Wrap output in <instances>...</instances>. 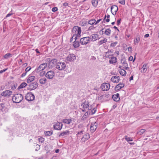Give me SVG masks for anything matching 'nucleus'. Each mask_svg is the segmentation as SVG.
<instances>
[{
  "label": "nucleus",
  "mask_w": 159,
  "mask_h": 159,
  "mask_svg": "<svg viewBox=\"0 0 159 159\" xmlns=\"http://www.w3.org/2000/svg\"><path fill=\"white\" fill-rule=\"evenodd\" d=\"M23 98V97L22 94L17 93L13 96L12 100L14 102L19 103L21 101Z\"/></svg>",
  "instance_id": "1"
},
{
  "label": "nucleus",
  "mask_w": 159,
  "mask_h": 159,
  "mask_svg": "<svg viewBox=\"0 0 159 159\" xmlns=\"http://www.w3.org/2000/svg\"><path fill=\"white\" fill-rule=\"evenodd\" d=\"M72 34L73 35H77L78 37H80L81 36L80 34L81 32V28L78 26H75L72 29Z\"/></svg>",
  "instance_id": "2"
},
{
  "label": "nucleus",
  "mask_w": 159,
  "mask_h": 159,
  "mask_svg": "<svg viewBox=\"0 0 159 159\" xmlns=\"http://www.w3.org/2000/svg\"><path fill=\"white\" fill-rule=\"evenodd\" d=\"M66 67V64L63 62L59 61L56 64V68L60 70H64Z\"/></svg>",
  "instance_id": "3"
},
{
  "label": "nucleus",
  "mask_w": 159,
  "mask_h": 159,
  "mask_svg": "<svg viewBox=\"0 0 159 159\" xmlns=\"http://www.w3.org/2000/svg\"><path fill=\"white\" fill-rule=\"evenodd\" d=\"M46 61L48 62V67H52L55 64H56L57 61V60L56 59H51L50 58H47Z\"/></svg>",
  "instance_id": "4"
},
{
  "label": "nucleus",
  "mask_w": 159,
  "mask_h": 159,
  "mask_svg": "<svg viewBox=\"0 0 159 159\" xmlns=\"http://www.w3.org/2000/svg\"><path fill=\"white\" fill-rule=\"evenodd\" d=\"M34 98L35 96L30 92L27 93L25 96V99L28 101H33Z\"/></svg>",
  "instance_id": "5"
},
{
  "label": "nucleus",
  "mask_w": 159,
  "mask_h": 159,
  "mask_svg": "<svg viewBox=\"0 0 159 159\" xmlns=\"http://www.w3.org/2000/svg\"><path fill=\"white\" fill-rule=\"evenodd\" d=\"M38 86V83L36 82L31 83L29 84L27 89L30 91L36 89Z\"/></svg>",
  "instance_id": "6"
},
{
  "label": "nucleus",
  "mask_w": 159,
  "mask_h": 159,
  "mask_svg": "<svg viewBox=\"0 0 159 159\" xmlns=\"http://www.w3.org/2000/svg\"><path fill=\"white\" fill-rule=\"evenodd\" d=\"M89 39V36L82 38L80 39V43L82 45H86L90 41Z\"/></svg>",
  "instance_id": "7"
},
{
  "label": "nucleus",
  "mask_w": 159,
  "mask_h": 159,
  "mask_svg": "<svg viewBox=\"0 0 159 159\" xmlns=\"http://www.w3.org/2000/svg\"><path fill=\"white\" fill-rule=\"evenodd\" d=\"M110 87V84L108 83H104L102 84L101 89L103 91L108 90Z\"/></svg>",
  "instance_id": "8"
},
{
  "label": "nucleus",
  "mask_w": 159,
  "mask_h": 159,
  "mask_svg": "<svg viewBox=\"0 0 159 159\" xmlns=\"http://www.w3.org/2000/svg\"><path fill=\"white\" fill-rule=\"evenodd\" d=\"M48 66L47 63H44L40 64L39 66L36 69L37 71H41V70H43L45 69Z\"/></svg>",
  "instance_id": "9"
},
{
  "label": "nucleus",
  "mask_w": 159,
  "mask_h": 159,
  "mask_svg": "<svg viewBox=\"0 0 159 159\" xmlns=\"http://www.w3.org/2000/svg\"><path fill=\"white\" fill-rule=\"evenodd\" d=\"M121 62L122 64L123 68H124L125 70H129V67H128V64L126 62L125 58L122 59L121 60Z\"/></svg>",
  "instance_id": "10"
},
{
  "label": "nucleus",
  "mask_w": 159,
  "mask_h": 159,
  "mask_svg": "<svg viewBox=\"0 0 159 159\" xmlns=\"http://www.w3.org/2000/svg\"><path fill=\"white\" fill-rule=\"evenodd\" d=\"M63 126L62 124L59 122H57L53 125V128L55 130H60L61 129Z\"/></svg>",
  "instance_id": "11"
},
{
  "label": "nucleus",
  "mask_w": 159,
  "mask_h": 159,
  "mask_svg": "<svg viewBox=\"0 0 159 159\" xmlns=\"http://www.w3.org/2000/svg\"><path fill=\"white\" fill-rule=\"evenodd\" d=\"M98 127V123L95 122L93 123H91L90 127V131L91 132L93 133L96 130Z\"/></svg>",
  "instance_id": "12"
},
{
  "label": "nucleus",
  "mask_w": 159,
  "mask_h": 159,
  "mask_svg": "<svg viewBox=\"0 0 159 159\" xmlns=\"http://www.w3.org/2000/svg\"><path fill=\"white\" fill-rule=\"evenodd\" d=\"M54 73L53 71L50 70L45 75L46 77L48 79H52L54 76Z\"/></svg>",
  "instance_id": "13"
},
{
  "label": "nucleus",
  "mask_w": 159,
  "mask_h": 159,
  "mask_svg": "<svg viewBox=\"0 0 159 159\" xmlns=\"http://www.w3.org/2000/svg\"><path fill=\"white\" fill-rule=\"evenodd\" d=\"M111 11L112 14L113 15H115L116 14V12L118 10L117 6L116 5L112 6L111 8Z\"/></svg>",
  "instance_id": "14"
},
{
  "label": "nucleus",
  "mask_w": 159,
  "mask_h": 159,
  "mask_svg": "<svg viewBox=\"0 0 159 159\" xmlns=\"http://www.w3.org/2000/svg\"><path fill=\"white\" fill-rule=\"evenodd\" d=\"M98 35L97 34H92L90 37H89L90 41L94 42L97 40L98 38Z\"/></svg>",
  "instance_id": "15"
},
{
  "label": "nucleus",
  "mask_w": 159,
  "mask_h": 159,
  "mask_svg": "<svg viewBox=\"0 0 159 159\" xmlns=\"http://www.w3.org/2000/svg\"><path fill=\"white\" fill-rule=\"evenodd\" d=\"M12 92L9 90H6L1 93L2 96L4 97H9L12 94Z\"/></svg>",
  "instance_id": "16"
},
{
  "label": "nucleus",
  "mask_w": 159,
  "mask_h": 159,
  "mask_svg": "<svg viewBox=\"0 0 159 159\" xmlns=\"http://www.w3.org/2000/svg\"><path fill=\"white\" fill-rule=\"evenodd\" d=\"M70 132L69 131L66 130L64 131L61 132L58 135L59 137H65L67 135H69L70 134Z\"/></svg>",
  "instance_id": "17"
},
{
  "label": "nucleus",
  "mask_w": 159,
  "mask_h": 159,
  "mask_svg": "<svg viewBox=\"0 0 159 159\" xmlns=\"http://www.w3.org/2000/svg\"><path fill=\"white\" fill-rule=\"evenodd\" d=\"M66 59L69 61H73L76 59V57L74 54H70L67 57Z\"/></svg>",
  "instance_id": "18"
},
{
  "label": "nucleus",
  "mask_w": 159,
  "mask_h": 159,
  "mask_svg": "<svg viewBox=\"0 0 159 159\" xmlns=\"http://www.w3.org/2000/svg\"><path fill=\"white\" fill-rule=\"evenodd\" d=\"M120 80V77L118 76H113L111 79V81L113 82L116 83H118Z\"/></svg>",
  "instance_id": "19"
},
{
  "label": "nucleus",
  "mask_w": 159,
  "mask_h": 159,
  "mask_svg": "<svg viewBox=\"0 0 159 159\" xmlns=\"http://www.w3.org/2000/svg\"><path fill=\"white\" fill-rule=\"evenodd\" d=\"M125 84H124L120 83L115 87V90L116 91H118L121 89L123 88Z\"/></svg>",
  "instance_id": "20"
},
{
  "label": "nucleus",
  "mask_w": 159,
  "mask_h": 159,
  "mask_svg": "<svg viewBox=\"0 0 159 159\" xmlns=\"http://www.w3.org/2000/svg\"><path fill=\"white\" fill-rule=\"evenodd\" d=\"M119 95H120L118 93L113 95L112 96V98L114 101L116 102L119 101L120 100Z\"/></svg>",
  "instance_id": "21"
},
{
  "label": "nucleus",
  "mask_w": 159,
  "mask_h": 159,
  "mask_svg": "<svg viewBox=\"0 0 159 159\" xmlns=\"http://www.w3.org/2000/svg\"><path fill=\"white\" fill-rule=\"evenodd\" d=\"M90 138V135L89 134L86 133L81 138V140L83 142H85L89 139Z\"/></svg>",
  "instance_id": "22"
},
{
  "label": "nucleus",
  "mask_w": 159,
  "mask_h": 159,
  "mask_svg": "<svg viewBox=\"0 0 159 159\" xmlns=\"http://www.w3.org/2000/svg\"><path fill=\"white\" fill-rule=\"evenodd\" d=\"M6 107L4 104L1 103L0 104V111L3 112H6Z\"/></svg>",
  "instance_id": "23"
},
{
  "label": "nucleus",
  "mask_w": 159,
  "mask_h": 159,
  "mask_svg": "<svg viewBox=\"0 0 159 159\" xmlns=\"http://www.w3.org/2000/svg\"><path fill=\"white\" fill-rule=\"evenodd\" d=\"M72 43H73V45L75 48H77L80 46V42L78 41H75Z\"/></svg>",
  "instance_id": "24"
},
{
  "label": "nucleus",
  "mask_w": 159,
  "mask_h": 159,
  "mask_svg": "<svg viewBox=\"0 0 159 159\" xmlns=\"http://www.w3.org/2000/svg\"><path fill=\"white\" fill-rule=\"evenodd\" d=\"M81 105L82 106L83 108H87L88 107V106H89V103L88 101H85L83 103H82Z\"/></svg>",
  "instance_id": "25"
},
{
  "label": "nucleus",
  "mask_w": 159,
  "mask_h": 159,
  "mask_svg": "<svg viewBox=\"0 0 159 159\" xmlns=\"http://www.w3.org/2000/svg\"><path fill=\"white\" fill-rule=\"evenodd\" d=\"M111 59L109 61L110 64L115 63L116 62V57H110Z\"/></svg>",
  "instance_id": "26"
},
{
  "label": "nucleus",
  "mask_w": 159,
  "mask_h": 159,
  "mask_svg": "<svg viewBox=\"0 0 159 159\" xmlns=\"http://www.w3.org/2000/svg\"><path fill=\"white\" fill-rule=\"evenodd\" d=\"M35 78V76H31L28 77V79L27 80V82L28 83H30L31 82L33 81L34 80Z\"/></svg>",
  "instance_id": "27"
},
{
  "label": "nucleus",
  "mask_w": 159,
  "mask_h": 159,
  "mask_svg": "<svg viewBox=\"0 0 159 159\" xmlns=\"http://www.w3.org/2000/svg\"><path fill=\"white\" fill-rule=\"evenodd\" d=\"M62 121L65 124H69L71 122L72 120L71 119H63Z\"/></svg>",
  "instance_id": "28"
},
{
  "label": "nucleus",
  "mask_w": 159,
  "mask_h": 159,
  "mask_svg": "<svg viewBox=\"0 0 159 159\" xmlns=\"http://www.w3.org/2000/svg\"><path fill=\"white\" fill-rule=\"evenodd\" d=\"M107 41V39L106 38H104L102 40H101L98 43V45L99 46L103 44L104 43H106Z\"/></svg>",
  "instance_id": "29"
},
{
  "label": "nucleus",
  "mask_w": 159,
  "mask_h": 159,
  "mask_svg": "<svg viewBox=\"0 0 159 159\" xmlns=\"http://www.w3.org/2000/svg\"><path fill=\"white\" fill-rule=\"evenodd\" d=\"M27 85V84L25 82H23L21 83L20 85L18 87L17 89L19 90L20 89L25 88Z\"/></svg>",
  "instance_id": "30"
},
{
  "label": "nucleus",
  "mask_w": 159,
  "mask_h": 159,
  "mask_svg": "<svg viewBox=\"0 0 159 159\" xmlns=\"http://www.w3.org/2000/svg\"><path fill=\"white\" fill-rule=\"evenodd\" d=\"M140 37L139 36H137L136 38L134 40V44L135 45H137L139 42L140 41Z\"/></svg>",
  "instance_id": "31"
},
{
  "label": "nucleus",
  "mask_w": 159,
  "mask_h": 159,
  "mask_svg": "<svg viewBox=\"0 0 159 159\" xmlns=\"http://www.w3.org/2000/svg\"><path fill=\"white\" fill-rule=\"evenodd\" d=\"M119 72L120 74L123 76H125L126 74V72L125 70L123 69H121V70H119Z\"/></svg>",
  "instance_id": "32"
},
{
  "label": "nucleus",
  "mask_w": 159,
  "mask_h": 159,
  "mask_svg": "<svg viewBox=\"0 0 159 159\" xmlns=\"http://www.w3.org/2000/svg\"><path fill=\"white\" fill-rule=\"evenodd\" d=\"M12 57V54L10 53H7L3 56L4 59H7Z\"/></svg>",
  "instance_id": "33"
},
{
  "label": "nucleus",
  "mask_w": 159,
  "mask_h": 159,
  "mask_svg": "<svg viewBox=\"0 0 159 159\" xmlns=\"http://www.w3.org/2000/svg\"><path fill=\"white\" fill-rule=\"evenodd\" d=\"M53 134V131H45L44 132V134L45 136H49L52 134Z\"/></svg>",
  "instance_id": "34"
},
{
  "label": "nucleus",
  "mask_w": 159,
  "mask_h": 159,
  "mask_svg": "<svg viewBox=\"0 0 159 159\" xmlns=\"http://www.w3.org/2000/svg\"><path fill=\"white\" fill-rule=\"evenodd\" d=\"M88 22V24L90 25H95V22H96V20L94 19H92L89 20Z\"/></svg>",
  "instance_id": "35"
},
{
  "label": "nucleus",
  "mask_w": 159,
  "mask_h": 159,
  "mask_svg": "<svg viewBox=\"0 0 159 159\" xmlns=\"http://www.w3.org/2000/svg\"><path fill=\"white\" fill-rule=\"evenodd\" d=\"M89 115V111H88L86 112L82 117L81 120H84L86 119L87 118Z\"/></svg>",
  "instance_id": "36"
},
{
  "label": "nucleus",
  "mask_w": 159,
  "mask_h": 159,
  "mask_svg": "<svg viewBox=\"0 0 159 159\" xmlns=\"http://www.w3.org/2000/svg\"><path fill=\"white\" fill-rule=\"evenodd\" d=\"M111 33V30L109 28L106 29L104 32V33L107 36L110 35Z\"/></svg>",
  "instance_id": "37"
},
{
  "label": "nucleus",
  "mask_w": 159,
  "mask_h": 159,
  "mask_svg": "<svg viewBox=\"0 0 159 159\" xmlns=\"http://www.w3.org/2000/svg\"><path fill=\"white\" fill-rule=\"evenodd\" d=\"M97 109L96 108H93L90 111H89V115H93L94 114L96 111Z\"/></svg>",
  "instance_id": "38"
},
{
  "label": "nucleus",
  "mask_w": 159,
  "mask_h": 159,
  "mask_svg": "<svg viewBox=\"0 0 159 159\" xmlns=\"http://www.w3.org/2000/svg\"><path fill=\"white\" fill-rule=\"evenodd\" d=\"M46 81V79L44 78L40 79L39 80V82L41 84H43L45 83Z\"/></svg>",
  "instance_id": "39"
},
{
  "label": "nucleus",
  "mask_w": 159,
  "mask_h": 159,
  "mask_svg": "<svg viewBox=\"0 0 159 159\" xmlns=\"http://www.w3.org/2000/svg\"><path fill=\"white\" fill-rule=\"evenodd\" d=\"M91 2L92 5L93 7H96L98 3V1L97 0H92Z\"/></svg>",
  "instance_id": "40"
},
{
  "label": "nucleus",
  "mask_w": 159,
  "mask_h": 159,
  "mask_svg": "<svg viewBox=\"0 0 159 159\" xmlns=\"http://www.w3.org/2000/svg\"><path fill=\"white\" fill-rule=\"evenodd\" d=\"M146 129H141L139 131H138L137 134L139 135H141L142 134L146 131Z\"/></svg>",
  "instance_id": "41"
},
{
  "label": "nucleus",
  "mask_w": 159,
  "mask_h": 159,
  "mask_svg": "<svg viewBox=\"0 0 159 159\" xmlns=\"http://www.w3.org/2000/svg\"><path fill=\"white\" fill-rule=\"evenodd\" d=\"M147 64H145L143 65L142 67L143 72V73H145L146 72L147 70Z\"/></svg>",
  "instance_id": "42"
},
{
  "label": "nucleus",
  "mask_w": 159,
  "mask_h": 159,
  "mask_svg": "<svg viewBox=\"0 0 159 159\" xmlns=\"http://www.w3.org/2000/svg\"><path fill=\"white\" fill-rule=\"evenodd\" d=\"M88 24V22L86 21H83L80 22V25L82 26H84Z\"/></svg>",
  "instance_id": "43"
},
{
  "label": "nucleus",
  "mask_w": 159,
  "mask_h": 159,
  "mask_svg": "<svg viewBox=\"0 0 159 159\" xmlns=\"http://www.w3.org/2000/svg\"><path fill=\"white\" fill-rule=\"evenodd\" d=\"M125 139L127 142L132 141H133V139H132V138H131L130 137H128L127 136H125Z\"/></svg>",
  "instance_id": "44"
},
{
  "label": "nucleus",
  "mask_w": 159,
  "mask_h": 159,
  "mask_svg": "<svg viewBox=\"0 0 159 159\" xmlns=\"http://www.w3.org/2000/svg\"><path fill=\"white\" fill-rule=\"evenodd\" d=\"M83 134V131H81L80 132H78L76 134L77 137H81V135Z\"/></svg>",
  "instance_id": "45"
},
{
  "label": "nucleus",
  "mask_w": 159,
  "mask_h": 159,
  "mask_svg": "<svg viewBox=\"0 0 159 159\" xmlns=\"http://www.w3.org/2000/svg\"><path fill=\"white\" fill-rule=\"evenodd\" d=\"M45 74V72L43 70H41L39 73V75L40 76H43Z\"/></svg>",
  "instance_id": "46"
},
{
  "label": "nucleus",
  "mask_w": 159,
  "mask_h": 159,
  "mask_svg": "<svg viewBox=\"0 0 159 159\" xmlns=\"http://www.w3.org/2000/svg\"><path fill=\"white\" fill-rule=\"evenodd\" d=\"M111 56V55L109 54V52H107L105 53V57L106 58H110V56Z\"/></svg>",
  "instance_id": "47"
},
{
  "label": "nucleus",
  "mask_w": 159,
  "mask_h": 159,
  "mask_svg": "<svg viewBox=\"0 0 159 159\" xmlns=\"http://www.w3.org/2000/svg\"><path fill=\"white\" fill-rule=\"evenodd\" d=\"M95 28V27H94L93 25H91L88 28L87 31H90L93 30Z\"/></svg>",
  "instance_id": "48"
},
{
  "label": "nucleus",
  "mask_w": 159,
  "mask_h": 159,
  "mask_svg": "<svg viewBox=\"0 0 159 159\" xmlns=\"http://www.w3.org/2000/svg\"><path fill=\"white\" fill-rule=\"evenodd\" d=\"M38 140L39 142L42 143H43L44 141V139L42 137L39 138Z\"/></svg>",
  "instance_id": "49"
},
{
  "label": "nucleus",
  "mask_w": 159,
  "mask_h": 159,
  "mask_svg": "<svg viewBox=\"0 0 159 159\" xmlns=\"http://www.w3.org/2000/svg\"><path fill=\"white\" fill-rule=\"evenodd\" d=\"M117 43V42H116L114 43H112L110 45V46L111 47H114L116 46Z\"/></svg>",
  "instance_id": "50"
},
{
  "label": "nucleus",
  "mask_w": 159,
  "mask_h": 159,
  "mask_svg": "<svg viewBox=\"0 0 159 159\" xmlns=\"http://www.w3.org/2000/svg\"><path fill=\"white\" fill-rule=\"evenodd\" d=\"M118 2L119 3L122 5H124L125 4V0H120Z\"/></svg>",
  "instance_id": "51"
},
{
  "label": "nucleus",
  "mask_w": 159,
  "mask_h": 159,
  "mask_svg": "<svg viewBox=\"0 0 159 159\" xmlns=\"http://www.w3.org/2000/svg\"><path fill=\"white\" fill-rule=\"evenodd\" d=\"M58 10V9L57 7H54L52 8V11L53 12H55L57 11Z\"/></svg>",
  "instance_id": "52"
},
{
  "label": "nucleus",
  "mask_w": 159,
  "mask_h": 159,
  "mask_svg": "<svg viewBox=\"0 0 159 159\" xmlns=\"http://www.w3.org/2000/svg\"><path fill=\"white\" fill-rule=\"evenodd\" d=\"M17 86V84H16V85H15V84L13 85H12L11 86V89L13 90H14L16 88Z\"/></svg>",
  "instance_id": "53"
},
{
  "label": "nucleus",
  "mask_w": 159,
  "mask_h": 159,
  "mask_svg": "<svg viewBox=\"0 0 159 159\" xmlns=\"http://www.w3.org/2000/svg\"><path fill=\"white\" fill-rule=\"evenodd\" d=\"M88 108V110H89V111H90L93 109V106L92 105H90L88 106V107H87Z\"/></svg>",
  "instance_id": "54"
},
{
  "label": "nucleus",
  "mask_w": 159,
  "mask_h": 159,
  "mask_svg": "<svg viewBox=\"0 0 159 159\" xmlns=\"http://www.w3.org/2000/svg\"><path fill=\"white\" fill-rule=\"evenodd\" d=\"M31 69V67L30 66H29L26 68L25 70V71L26 72L29 71Z\"/></svg>",
  "instance_id": "55"
},
{
  "label": "nucleus",
  "mask_w": 159,
  "mask_h": 159,
  "mask_svg": "<svg viewBox=\"0 0 159 159\" xmlns=\"http://www.w3.org/2000/svg\"><path fill=\"white\" fill-rule=\"evenodd\" d=\"M7 68H6L5 69H3L2 70H0V74H2L3 73L5 72V71L7 70Z\"/></svg>",
  "instance_id": "56"
},
{
  "label": "nucleus",
  "mask_w": 159,
  "mask_h": 159,
  "mask_svg": "<svg viewBox=\"0 0 159 159\" xmlns=\"http://www.w3.org/2000/svg\"><path fill=\"white\" fill-rule=\"evenodd\" d=\"M121 20V19L120 18L119 20H118L117 21V25L119 26L120 25Z\"/></svg>",
  "instance_id": "57"
},
{
  "label": "nucleus",
  "mask_w": 159,
  "mask_h": 159,
  "mask_svg": "<svg viewBox=\"0 0 159 159\" xmlns=\"http://www.w3.org/2000/svg\"><path fill=\"white\" fill-rule=\"evenodd\" d=\"M75 35H73L72 37H71V38L70 39V43H72L73 42V39H74V38L75 37Z\"/></svg>",
  "instance_id": "58"
},
{
  "label": "nucleus",
  "mask_w": 159,
  "mask_h": 159,
  "mask_svg": "<svg viewBox=\"0 0 159 159\" xmlns=\"http://www.w3.org/2000/svg\"><path fill=\"white\" fill-rule=\"evenodd\" d=\"M102 20L101 19H100L96 21L95 23V25H96L98 24L99 22Z\"/></svg>",
  "instance_id": "59"
},
{
  "label": "nucleus",
  "mask_w": 159,
  "mask_h": 159,
  "mask_svg": "<svg viewBox=\"0 0 159 159\" xmlns=\"http://www.w3.org/2000/svg\"><path fill=\"white\" fill-rule=\"evenodd\" d=\"M27 72L25 71V72L23 73L21 75V77H23L24 76H25Z\"/></svg>",
  "instance_id": "60"
},
{
  "label": "nucleus",
  "mask_w": 159,
  "mask_h": 159,
  "mask_svg": "<svg viewBox=\"0 0 159 159\" xmlns=\"http://www.w3.org/2000/svg\"><path fill=\"white\" fill-rule=\"evenodd\" d=\"M5 88V86L4 85H2L0 87V90H2L4 89Z\"/></svg>",
  "instance_id": "61"
},
{
  "label": "nucleus",
  "mask_w": 159,
  "mask_h": 159,
  "mask_svg": "<svg viewBox=\"0 0 159 159\" xmlns=\"http://www.w3.org/2000/svg\"><path fill=\"white\" fill-rule=\"evenodd\" d=\"M133 60V57L132 56H130L129 58V61H131Z\"/></svg>",
  "instance_id": "62"
},
{
  "label": "nucleus",
  "mask_w": 159,
  "mask_h": 159,
  "mask_svg": "<svg viewBox=\"0 0 159 159\" xmlns=\"http://www.w3.org/2000/svg\"><path fill=\"white\" fill-rule=\"evenodd\" d=\"M106 15H105L104 16V18L103 20L102 21V23H105L106 20Z\"/></svg>",
  "instance_id": "63"
},
{
  "label": "nucleus",
  "mask_w": 159,
  "mask_h": 159,
  "mask_svg": "<svg viewBox=\"0 0 159 159\" xmlns=\"http://www.w3.org/2000/svg\"><path fill=\"white\" fill-rule=\"evenodd\" d=\"M12 15V13H9L7 15V16H6V17H8L11 16Z\"/></svg>",
  "instance_id": "64"
}]
</instances>
